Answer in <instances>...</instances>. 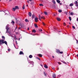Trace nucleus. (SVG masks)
I'll return each instance as SVG.
<instances>
[{"mask_svg": "<svg viewBox=\"0 0 78 78\" xmlns=\"http://www.w3.org/2000/svg\"><path fill=\"white\" fill-rule=\"evenodd\" d=\"M31 5H33V4H34V2H33V1H31Z\"/></svg>", "mask_w": 78, "mask_h": 78, "instance_id": "obj_15", "label": "nucleus"}, {"mask_svg": "<svg viewBox=\"0 0 78 78\" xmlns=\"http://www.w3.org/2000/svg\"><path fill=\"white\" fill-rule=\"evenodd\" d=\"M58 64H59V65H60V64H61V63L58 62Z\"/></svg>", "mask_w": 78, "mask_h": 78, "instance_id": "obj_40", "label": "nucleus"}, {"mask_svg": "<svg viewBox=\"0 0 78 78\" xmlns=\"http://www.w3.org/2000/svg\"><path fill=\"white\" fill-rule=\"evenodd\" d=\"M9 1H11V0H10Z\"/></svg>", "mask_w": 78, "mask_h": 78, "instance_id": "obj_62", "label": "nucleus"}, {"mask_svg": "<svg viewBox=\"0 0 78 78\" xmlns=\"http://www.w3.org/2000/svg\"><path fill=\"white\" fill-rule=\"evenodd\" d=\"M9 24H8L6 26V30L5 33H9V34L10 35H11V33L9 32V28L8 27H9Z\"/></svg>", "mask_w": 78, "mask_h": 78, "instance_id": "obj_2", "label": "nucleus"}, {"mask_svg": "<svg viewBox=\"0 0 78 78\" xmlns=\"http://www.w3.org/2000/svg\"><path fill=\"white\" fill-rule=\"evenodd\" d=\"M8 0H6V1H8Z\"/></svg>", "mask_w": 78, "mask_h": 78, "instance_id": "obj_59", "label": "nucleus"}, {"mask_svg": "<svg viewBox=\"0 0 78 78\" xmlns=\"http://www.w3.org/2000/svg\"><path fill=\"white\" fill-rule=\"evenodd\" d=\"M44 67L45 68H46V69H47L48 68V66L46 65H44Z\"/></svg>", "mask_w": 78, "mask_h": 78, "instance_id": "obj_10", "label": "nucleus"}, {"mask_svg": "<svg viewBox=\"0 0 78 78\" xmlns=\"http://www.w3.org/2000/svg\"><path fill=\"white\" fill-rule=\"evenodd\" d=\"M25 21L26 22H29L28 20L27 19H26L25 20Z\"/></svg>", "mask_w": 78, "mask_h": 78, "instance_id": "obj_21", "label": "nucleus"}, {"mask_svg": "<svg viewBox=\"0 0 78 78\" xmlns=\"http://www.w3.org/2000/svg\"><path fill=\"white\" fill-rule=\"evenodd\" d=\"M39 31H42V29H41L40 30H39Z\"/></svg>", "mask_w": 78, "mask_h": 78, "instance_id": "obj_44", "label": "nucleus"}, {"mask_svg": "<svg viewBox=\"0 0 78 78\" xmlns=\"http://www.w3.org/2000/svg\"><path fill=\"white\" fill-rule=\"evenodd\" d=\"M52 58H55V57H54V56H52Z\"/></svg>", "mask_w": 78, "mask_h": 78, "instance_id": "obj_46", "label": "nucleus"}, {"mask_svg": "<svg viewBox=\"0 0 78 78\" xmlns=\"http://www.w3.org/2000/svg\"><path fill=\"white\" fill-rule=\"evenodd\" d=\"M28 5H27V6H28Z\"/></svg>", "mask_w": 78, "mask_h": 78, "instance_id": "obj_53", "label": "nucleus"}, {"mask_svg": "<svg viewBox=\"0 0 78 78\" xmlns=\"http://www.w3.org/2000/svg\"><path fill=\"white\" fill-rule=\"evenodd\" d=\"M52 77L53 78H56V74L55 73H54L52 75Z\"/></svg>", "mask_w": 78, "mask_h": 78, "instance_id": "obj_5", "label": "nucleus"}, {"mask_svg": "<svg viewBox=\"0 0 78 78\" xmlns=\"http://www.w3.org/2000/svg\"><path fill=\"white\" fill-rule=\"evenodd\" d=\"M38 56H40V57H42V55L41 54H39Z\"/></svg>", "mask_w": 78, "mask_h": 78, "instance_id": "obj_24", "label": "nucleus"}, {"mask_svg": "<svg viewBox=\"0 0 78 78\" xmlns=\"http://www.w3.org/2000/svg\"><path fill=\"white\" fill-rule=\"evenodd\" d=\"M69 24H70V23H69Z\"/></svg>", "mask_w": 78, "mask_h": 78, "instance_id": "obj_55", "label": "nucleus"}, {"mask_svg": "<svg viewBox=\"0 0 78 78\" xmlns=\"http://www.w3.org/2000/svg\"><path fill=\"white\" fill-rule=\"evenodd\" d=\"M69 20L70 21H71V20H72V19L71 18V17L69 16Z\"/></svg>", "mask_w": 78, "mask_h": 78, "instance_id": "obj_25", "label": "nucleus"}, {"mask_svg": "<svg viewBox=\"0 0 78 78\" xmlns=\"http://www.w3.org/2000/svg\"><path fill=\"white\" fill-rule=\"evenodd\" d=\"M31 13L30 12H29V16H30V17H31Z\"/></svg>", "mask_w": 78, "mask_h": 78, "instance_id": "obj_8", "label": "nucleus"}, {"mask_svg": "<svg viewBox=\"0 0 78 78\" xmlns=\"http://www.w3.org/2000/svg\"><path fill=\"white\" fill-rule=\"evenodd\" d=\"M37 59H38L39 60H41V59L38 57H37Z\"/></svg>", "mask_w": 78, "mask_h": 78, "instance_id": "obj_34", "label": "nucleus"}, {"mask_svg": "<svg viewBox=\"0 0 78 78\" xmlns=\"http://www.w3.org/2000/svg\"><path fill=\"white\" fill-rule=\"evenodd\" d=\"M62 62H63V63H64V64H66V62L64 61H62Z\"/></svg>", "mask_w": 78, "mask_h": 78, "instance_id": "obj_32", "label": "nucleus"}, {"mask_svg": "<svg viewBox=\"0 0 78 78\" xmlns=\"http://www.w3.org/2000/svg\"><path fill=\"white\" fill-rule=\"evenodd\" d=\"M7 11V12H8V11Z\"/></svg>", "mask_w": 78, "mask_h": 78, "instance_id": "obj_61", "label": "nucleus"}, {"mask_svg": "<svg viewBox=\"0 0 78 78\" xmlns=\"http://www.w3.org/2000/svg\"><path fill=\"white\" fill-rule=\"evenodd\" d=\"M27 3H29V1H27Z\"/></svg>", "mask_w": 78, "mask_h": 78, "instance_id": "obj_48", "label": "nucleus"}, {"mask_svg": "<svg viewBox=\"0 0 78 78\" xmlns=\"http://www.w3.org/2000/svg\"><path fill=\"white\" fill-rule=\"evenodd\" d=\"M41 66L42 67V65H41Z\"/></svg>", "mask_w": 78, "mask_h": 78, "instance_id": "obj_56", "label": "nucleus"}, {"mask_svg": "<svg viewBox=\"0 0 78 78\" xmlns=\"http://www.w3.org/2000/svg\"><path fill=\"white\" fill-rule=\"evenodd\" d=\"M52 2L54 4H56V2H55V0H53L52 1Z\"/></svg>", "mask_w": 78, "mask_h": 78, "instance_id": "obj_17", "label": "nucleus"}, {"mask_svg": "<svg viewBox=\"0 0 78 78\" xmlns=\"http://www.w3.org/2000/svg\"><path fill=\"white\" fill-rule=\"evenodd\" d=\"M32 32H33V33H36V30L34 29H33L32 30Z\"/></svg>", "mask_w": 78, "mask_h": 78, "instance_id": "obj_18", "label": "nucleus"}, {"mask_svg": "<svg viewBox=\"0 0 78 78\" xmlns=\"http://www.w3.org/2000/svg\"><path fill=\"white\" fill-rule=\"evenodd\" d=\"M44 74L45 76H47V73H46L45 72H44Z\"/></svg>", "mask_w": 78, "mask_h": 78, "instance_id": "obj_16", "label": "nucleus"}, {"mask_svg": "<svg viewBox=\"0 0 78 78\" xmlns=\"http://www.w3.org/2000/svg\"><path fill=\"white\" fill-rule=\"evenodd\" d=\"M19 29H20V27H19Z\"/></svg>", "mask_w": 78, "mask_h": 78, "instance_id": "obj_52", "label": "nucleus"}, {"mask_svg": "<svg viewBox=\"0 0 78 78\" xmlns=\"http://www.w3.org/2000/svg\"><path fill=\"white\" fill-rule=\"evenodd\" d=\"M29 58H33V56L31 55H30L29 56Z\"/></svg>", "mask_w": 78, "mask_h": 78, "instance_id": "obj_14", "label": "nucleus"}, {"mask_svg": "<svg viewBox=\"0 0 78 78\" xmlns=\"http://www.w3.org/2000/svg\"><path fill=\"white\" fill-rule=\"evenodd\" d=\"M23 9H25V5H24L23 7Z\"/></svg>", "mask_w": 78, "mask_h": 78, "instance_id": "obj_33", "label": "nucleus"}, {"mask_svg": "<svg viewBox=\"0 0 78 78\" xmlns=\"http://www.w3.org/2000/svg\"><path fill=\"white\" fill-rule=\"evenodd\" d=\"M43 23V25H45V24L44 23Z\"/></svg>", "mask_w": 78, "mask_h": 78, "instance_id": "obj_38", "label": "nucleus"}, {"mask_svg": "<svg viewBox=\"0 0 78 78\" xmlns=\"http://www.w3.org/2000/svg\"><path fill=\"white\" fill-rule=\"evenodd\" d=\"M20 55H23V53L22 51H20L19 53Z\"/></svg>", "mask_w": 78, "mask_h": 78, "instance_id": "obj_7", "label": "nucleus"}, {"mask_svg": "<svg viewBox=\"0 0 78 78\" xmlns=\"http://www.w3.org/2000/svg\"><path fill=\"white\" fill-rule=\"evenodd\" d=\"M10 49H8V51H10Z\"/></svg>", "mask_w": 78, "mask_h": 78, "instance_id": "obj_45", "label": "nucleus"}, {"mask_svg": "<svg viewBox=\"0 0 78 78\" xmlns=\"http://www.w3.org/2000/svg\"><path fill=\"white\" fill-rule=\"evenodd\" d=\"M16 8H13L12 9V10L15 11H16Z\"/></svg>", "mask_w": 78, "mask_h": 78, "instance_id": "obj_22", "label": "nucleus"}, {"mask_svg": "<svg viewBox=\"0 0 78 78\" xmlns=\"http://www.w3.org/2000/svg\"><path fill=\"white\" fill-rule=\"evenodd\" d=\"M70 6H73V3L70 4L69 5Z\"/></svg>", "mask_w": 78, "mask_h": 78, "instance_id": "obj_20", "label": "nucleus"}, {"mask_svg": "<svg viewBox=\"0 0 78 78\" xmlns=\"http://www.w3.org/2000/svg\"><path fill=\"white\" fill-rule=\"evenodd\" d=\"M75 6H78V5L77 4H76Z\"/></svg>", "mask_w": 78, "mask_h": 78, "instance_id": "obj_37", "label": "nucleus"}, {"mask_svg": "<svg viewBox=\"0 0 78 78\" xmlns=\"http://www.w3.org/2000/svg\"><path fill=\"white\" fill-rule=\"evenodd\" d=\"M29 1H30V2H32L33 0H29Z\"/></svg>", "mask_w": 78, "mask_h": 78, "instance_id": "obj_41", "label": "nucleus"}, {"mask_svg": "<svg viewBox=\"0 0 78 78\" xmlns=\"http://www.w3.org/2000/svg\"><path fill=\"white\" fill-rule=\"evenodd\" d=\"M72 27H73V29H75V26H73Z\"/></svg>", "mask_w": 78, "mask_h": 78, "instance_id": "obj_31", "label": "nucleus"}, {"mask_svg": "<svg viewBox=\"0 0 78 78\" xmlns=\"http://www.w3.org/2000/svg\"><path fill=\"white\" fill-rule=\"evenodd\" d=\"M57 20H58V21H60V20H61V19H60L59 18H57Z\"/></svg>", "mask_w": 78, "mask_h": 78, "instance_id": "obj_9", "label": "nucleus"}, {"mask_svg": "<svg viewBox=\"0 0 78 78\" xmlns=\"http://www.w3.org/2000/svg\"><path fill=\"white\" fill-rule=\"evenodd\" d=\"M2 38L4 39L0 40V45H2L3 44H5L7 45L8 44L7 43V42L6 41H5V37L4 36H2Z\"/></svg>", "mask_w": 78, "mask_h": 78, "instance_id": "obj_1", "label": "nucleus"}, {"mask_svg": "<svg viewBox=\"0 0 78 78\" xmlns=\"http://www.w3.org/2000/svg\"><path fill=\"white\" fill-rule=\"evenodd\" d=\"M56 2L58 3H60V2H61V1H59V0H56Z\"/></svg>", "mask_w": 78, "mask_h": 78, "instance_id": "obj_13", "label": "nucleus"}, {"mask_svg": "<svg viewBox=\"0 0 78 78\" xmlns=\"http://www.w3.org/2000/svg\"><path fill=\"white\" fill-rule=\"evenodd\" d=\"M14 47H15V46L14 45Z\"/></svg>", "mask_w": 78, "mask_h": 78, "instance_id": "obj_58", "label": "nucleus"}, {"mask_svg": "<svg viewBox=\"0 0 78 78\" xmlns=\"http://www.w3.org/2000/svg\"><path fill=\"white\" fill-rule=\"evenodd\" d=\"M15 8L16 9H19V7H18V6H16L15 7Z\"/></svg>", "mask_w": 78, "mask_h": 78, "instance_id": "obj_12", "label": "nucleus"}, {"mask_svg": "<svg viewBox=\"0 0 78 78\" xmlns=\"http://www.w3.org/2000/svg\"><path fill=\"white\" fill-rule=\"evenodd\" d=\"M32 18H34V15H32Z\"/></svg>", "mask_w": 78, "mask_h": 78, "instance_id": "obj_39", "label": "nucleus"}, {"mask_svg": "<svg viewBox=\"0 0 78 78\" xmlns=\"http://www.w3.org/2000/svg\"><path fill=\"white\" fill-rule=\"evenodd\" d=\"M40 6H44V5H43V4H39Z\"/></svg>", "mask_w": 78, "mask_h": 78, "instance_id": "obj_29", "label": "nucleus"}, {"mask_svg": "<svg viewBox=\"0 0 78 78\" xmlns=\"http://www.w3.org/2000/svg\"><path fill=\"white\" fill-rule=\"evenodd\" d=\"M58 12H62V10L59 9L58 10Z\"/></svg>", "mask_w": 78, "mask_h": 78, "instance_id": "obj_23", "label": "nucleus"}, {"mask_svg": "<svg viewBox=\"0 0 78 78\" xmlns=\"http://www.w3.org/2000/svg\"><path fill=\"white\" fill-rule=\"evenodd\" d=\"M53 69H55V68H53Z\"/></svg>", "mask_w": 78, "mask_h": 78, "instance_id": "obj_54", "label": "nucleus"}, {"mask_svg": "<svg viewBox=\"0 0 78 78\" xmlns=\"http://www.w3.org/2000/svg\"><path fill=\"white\" fill-rule=\"evenodd\" d=\"M17 27H16V29H17Z\"/></svg>", "mask_w": 78, "mask_h": 78, "instance_id": "obj_51", "label": "nucleus"}, {"mask_svg": "<svg viewBox=\"0 0 78 78\" xmlns=\"http://www.w3.org/2000/svg\"><path fill=\"white\" fill-rule=\"evenodd\" d=\"M63 24L64 25H66V23H64Z\"/></svg>", "mask_w": 78, "mask_h": 78, "instance_id": "obj_42", "label": "nucleus"}, {"mask_svg": "<svg viewBox=\"0 0 78 78\" xmlns=\"http://www.w3.org/2000/svg\"><path fill=\"white\" fill-rule=\"evenodd\" d=\"M30 64H33L34 62H30Z\"/></svg>", "mask_w": 78, "mask_h": 78, "instance_id": "obj_27", "label": "nucleus"}, {"mask_svg": "<svg viewBox=\"0 0 78 78\" xmlns=\"http://www.w3.org/2000/svg\"><path fill=\"white\" fill-rule=\"evenodd\" d=\"M41 18L43 19H44V16H42L41 17Z\"/></svg>", "mask_w": 78, "mask_h": 78, "instance_id": "obj_35", "label": "nucleus"}, {"mask_svg": "<svg viewBox=\"0 0 78 78\" xmlns=\"http://www.w3.org/2000/svg\"><path fill=\"white\" fill-rule=\"evenodd\" d=\"M16 19V23H17V21H18V20H17Z\"/></svg>", "mask_w": 78, "mask_h": 78, "instance_id": "obj_43", "label": "nucleus"}, {"mask_svg": "<svg viewBox=\"0 0 78 78\" xmlns=\"http://www.w3.org/2000/svg\"><path fill=\"white\" fill-rule=\"evenodd\" d=\"M11 37H12V39H16V37L14 35H13L12 36H11Z\"/></svg>", "mask_w": 78, "mask_h": 78, "instance_id": "obj_4", "label": "nucleus"}, {"mask_svg": "<svg viewBox=\"0 0 78 78\" xmlns=\"http://www.w3.org/2000/svg\"><path fill=\"white\" fill-rule=\"evenodd\" d=\"M0 1H1V0H0Z\"/></svg>", "mask_w": 78, "mask_h": 78, "instance_id": "obj_63", "label": "nucleus"}, {"mask_svg": "<svg viewBox=\"0 0 78 78\" xmlns=\"http://www.w3.org/2000/svg\"><path fill=\"white\" fill-rule=\"evenodd\" d=\"M54 16H55V15H54Z\"/></svg>", "mask_w": 78, "mask_h": 78, "instance_id": "obj_60", "label": "nucleus"}, {"mask_svg": "<svg viewBox=\"0 0 78 78\" xmlns=\"http://www.w3.org/2000/svg\"><path fill=\"white\" fill-rule=\"evenodd\" d=\"M44 14L45 15H47V14H47V12H44Z\"/></svg>", "mask_w": 78, "mask_h": 78, "instance_id": "obj_28", "label": "nucleus"}, {"mask_svg": "<svg viewBox=\"0 0 78 78\" xmlns=\"http://www.w3.org/2000/svg\"><path fill=\"white\" fill-rule=\"evenodd\" d=\"M76 56H77V57H78V54H77Z\"/></svg>", "mask_w": 78, "mask_h": 78, "instance_id": "obj_50", "label": "nucleus"}, {"mask_svg": "<svg viewBox=\"0 0 78 78\" xmlns=\"http://www.w3.org/2000/svg\"><path fill=\"white\" fill-rule=\"evenodd\" d=\"M11 23H14L15 22H14V21H12V22Z\"/></svg>", "mask_w": 78, "mask_h": 78, "instance_id": "obj_30", "label": "nucleus"}, {"mask_svg": "<svg viewBox=\"0 0 78 78\" xmlns=\"http://www.w3.org/2000/svg\"><path fill=\"white\" fill-rule=\"evenodd\" d=\"M77 3H78V2L77 1H76L75 2V4H77Z\"/></svg>", "mask_w": 78, "mask_h": 78, "instance_id": "obj_36", "label": "nucleus"}, {"mask_svg": "<svg viewBox=\"0 0 78 78\" xmlns=\"http://www.w3.org/2000/svg\"><path fill=\"white\" fill-rule=\"evenodd\" d=\"M60 5H62V3H60Z\"/></svg>", "mask_w": 78, "mask_h": 78, "instance_id": "obj_47", "label": "nucleus"}, {"mask_svg": "<svg viewBox=\"0 0 78 78\" xmlns=\"http://www.w3.org/2000/svg\"><path fill=\"white\" fill-rule=\"evenodd\" d=\"M70 14L71 16H73V15H74V13H73V12H71Z\"/></svg>", "mask_w": 78, "mask_h": 78, "instance_id": "obj_19", "label": "nucleus"}, {"mask_svg": "<svg viewBox=\"0 0 78 78\" xmlns=\"http://www.w3.org/2000/svg\"><path fill=\"white\" fill-rule=\"evenodd\" d=\"M19 39H20V38H19Z\"/></svg>", "mask_w": 78, "mask_h": 78, "instance_id": "obj_64", "label": "nucleus"}, {"mask_svg": "<svg viewBox=\"0 0 78 78\" xmlns=\"http://www.w3.org/2000/svg\"><path fill=\"white\" fill-rule=\"evenodd\" d=\"M41 15H39V19L40 20H41Z\"/></svg>", "mask_w": 78, "mask_h": 78, "instance_id": "obj_11", "label": "nucleus"}, {"mask_svg": "<svg viewBox=\"0 0 78 78\" xmlns=\"http://www.w3.org/2000/svg\"><path fill=\"white\" fill-rule=\"evenodd\" d=\"M56 51L57 53H60V54H62V53H63V52L60 51V50H59L58 49H56Z\"/></svg>", "mask_w": 78, "mask_h": 78, "instance_id": "obj_3", "label": "nucleus"}, {"mask_svg": "<svg viewBox=\"0 0 78 78\" xmlns=\"http://www.w3.org/2000/svg\"><path fill=\"white\" fill-rule=\"evenodd\" d=\"M29 28H28L27 29L28 30H29Z\"/></svg>", "mask_w": 78, "mask_h": 78, "instance_id": "obj_49", "label": "nucleus"}, {"mask_svg": "<svg viewBox=\"0 0 78 78\" xmlns=\"http://www.w3.org/2000/svg\"><path fill=\"white\" fill-rule=\"evenodd\" d=\"M4 12L5 13V12L4 11Z\"/></svg>", "mask_w": 78, "mask_h": 78, "instance_id": "obj_57", "label": "nucleus"}, {"mask_svg": "<svg viewBox=\"0 0 78 78\" xmlns=\"http://www.w3.org/2000/svg\"><path fill=\"white\" fill-rule=\"evenodd\" d=\"M34 26L35 28H37L38 27H37V26L36 24H34Z\"/></svg>", "mask_w": 78, "mask_h": 78, "instance_id": "obj_26", "label": "nucleus"}, {"mask_svg": "<svg viewBox=\"0 0 78 78\" xmlns=\"http://www.w3.org/2000/svg\"><path fill=\"white\" fill-rule=\"evenodd\" d=\"M35 20L36 22H37V20H38V18H36L35 19Z\"/></svg>", "mask_w": 78, "mask_h": 78, "instance_id": "obj_6", "label": "nucleus"}]
</instances>
